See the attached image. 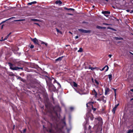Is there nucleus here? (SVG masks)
<instances>
[{"instance_id":"obj_28","label":"nucleus","mask_w":133,"mask_h":133,"mask_svg":"<svg viewBox=\"0 0 133 133\" xmlns=\"http://www.w3.org/2000/svg\"><path fill=\"white\" fill-rule=\"evenodd\" d=\"M24 20L23 19H20L18 20H16L14 21V22H18V21H21Z\"/></svg>"},{"instance_id":"obj_24","label":"nucleus","mask_w":133,"mask_h":133,"mask_svg":"<svg viewBox=\"0 0 133 133\" xmlns=\"http://www.w3.org/2000/svg\"><path fill=\"white\" fill-rule=\"evenodd\" d=\"M83 51V50L82 48H80L79 49V50L77 51L78 52H81Z\"/></svg>"},{"instance_id":"obj_56","label":"nucleus","mask_w":133,"mask_h":133,"mask_svg":"<svg viewBox=\"0 0 133 133\" xmlns=\"http://www.w3.org/2000/svg\"><path fill=\"white\" fill-rule=\"evenodd\" d=\"M91 80H92V82H94V79L92 78H91Z\"/></svg>"},{"instance_id":"obj_6","label":"nucleus","mask_w":133,"mask_h":133,"mask_svg":"<svg viewBox=\"0 0 133 133\" xmlns=\"http://www.w3.org/2000/svg\"><path fill=\"white\" fill-rule=\"evenodd\" d=\"M110 13V12L109 11H102V13L104 14V16L106 17H108L109 16L108 14H109Z\"/></svg>"},{"instance_id":"obj_10","label":"nucleus","mask_w":133,"mask_h":133,"mask_svg":"<svg viewBox=\"0 0 133 133\" xmlns=\"http://www.w3.org/2000/svg\"><path fill=\"white\" fill-rule=\"evenodd\" d=\"M63 57H64L63 56L60 57H58V58H57V59H55L56 62H57L59 61H61L62 60V58H63Z\"/></svg>"},{"instance_id":"obj_42","label":"nucleus","mask_w":133,"mask_h":133,"mask_svg":"<svg viewBox=\"0 0 133 133\" xmlns=\"http://www.w3.org/2000/svg\"><path fill=\"white\" fill-rule=\"evenodd\" d=\"M103 101L104 102V103H105L106 102V100H104V99H103V98H102V99Z\"/></svg>"},{"instance_id":"obj_27","label":"nucleus","mask_w":133,"mask_h":133,"mask_svg":"<svg viewBox=\"0 0 133 133\" xmlns=\"http://www.w3.org/2000/svg\"><path fill=\"white\" fill-rule=\"evenodd\" d=\"M56 30L57 31V32L60 33L61 34H62V32L61 31H60L57 28H56Z\"/></svg>"},{"instance_id":"obj_9","label":"nucleus","mask_w":133,"mask_h":133,"mask_svg":"<svg viewBox=\"0 0 133 133\" xmlns=\"http://www.w3.org/2000/svg\"><path fill=\"white\" fill-rule=\"evenodd\" d=\"M50 105V103L49 102H47L45 104V106L48 110H49V109Z\"/></svg>"},{"instance_id":"obj_52","label":"nucleus","mask_w":133,"mask_h":133,"mask_svg":"<svg viewBox=\"0 0 133 133\" xmlns=\"http://www.w3.org/2000/svg\"><path fill=\"white\" fill-rule=\"evenodd\" d=\"M11 34V32H10L7 35L8 36H9Z\"/></svg>"},{"instance_id":"obj_36","label":"nucleus","mask_w":133,"mask_h":133,"mask_svg":"<svg viewBox=\"0 0 133 133\" xmlns=\"http://www.w3.org/2000/svg\"><path fill=\"white\" fill-rule=\"evenodd\" d=\"M94 117L93 116H91V117H90V119L91 121H92L94 119Z\"/></svg>"},{"instance_id":"obj_13","label":"nucleus","mask_w":133,"mask_h":133,"mask_svg":"<svg viewBox=\"0 0 133 133\" xmlns=\"http://www.w3.org/2000/svg\"><path fill=\"white\" fill-rule=\"evenodd\" d=\"M86 105L87 107H89L90 106H91L92 107V106H93V105H92V103H91V102H90L87 103L86 104Z\"/></svg>"},{"instance_id":"obj_64","label":"nucleus","mask_w":133,"mask_h":133,"mask_svg":"<svg viewBox=\"0 0 133 133\" xmlns=\"http://www.w3.org/2000/svg\"><path fill=\"white\" fill-rule=\"evenodd\" d=\"M102 110L103 111L104 110V109H102Z\"/></svg>"},{"instance_id":"obj_40","label":"nucleus","mask_w":133,"mask_h":133,"mask_svg":"<svg viewBox=\"0 0 133 133\" xmlns=\"http://www.w3.org/2000/svg\"><path fill=\"white\" fill-rule=\"evenodd\" d=\"M70 109L71 110H73L74 109V108L72 107H70Z\"/></svg>"},{"instance_id":"obj_29","label":"nucleus","mask_w":133,"mask_h":133,"mask_svg":"<svg viewBox=\"0 0 133 133\" xmlns=\"http://www.w3.org/2000/svg\"><path fill=\"white\" fill-rule=\"evenodd\" d=\"M91 108H92V109L93 110L94 112L96 110V109L95 108H94L93 107V106H92V107H91Z\"/></svg>"},{"instance_id":"obj_33","label":"nucleus","mask_w":133,"mask_h":133,"mask_svg":"<svg viewBox=\"0 0 133 133\" xmlns=\"http://www.w3.org/2000/svg\"><path fill=\"white\" fill-rule=\"evenodd\" d=\"M95 69V68H93L91 67V68L89 67V69H90L91 70H93Z\"/></svg>"},{"instance_id":"obj_30","label":"nucleus","mask_w":133,"mask_h":133,"mask_svg":"<svg viewBox=\"0 0 133 133\" xmlns=\"http://www.w3.org/2000/svg\"><path fill=\"white\" fill-rule=\"evenodd\" d=\"M96 28L98 29H102V26H96Z\"/></svg>"},{"instance_id":"obj_54","label":"nucleus","mask_w":133,"mask_h":133,"mask_svg":"<svg viewBox=\"0 0 133 133\" xmlns=\"http://www.w3.org/2000/svg\"><path fill=\"white\" fill-rule=\"evenodd\" d=\"M85 69H88V66H85Z\"/></svg>"},{"instance_id":"obj_5","label":"nucleus","mask_w":133,"mask_h":133,"mask_svg":"<svg viewBox=\"0 0 133 133\" xmlns=\"http://www.w3.org/2000/svg\"><path fill=\"white\" fill-rule=\"evenodd\" d=\"M31 38V41L33 42L35 44H38V45H39L38 44V41L36 38Z\"/></svg>"},{"instance_id":"obj_41","label":"nucleus","mask_w":133,"mask_h":133,"mask_svg":"<svg viewBox=\"0 0 133 133\" xmlns=\"http://www.w3.org/2000/svg\"><path fill=\"white\" fill-rule=\"evenodd\" d=\"M91 128V126L90 125H89L88 127V130H90Z\"/></svg>"},{"instance_id":"obj_32","label":"nucleus","mask_w":133,"mask_h":133,"mask_svg":"<svg viewBox=\"0 0 133 133\" xmlns=\"http://www.w3.org/2000/svg\"><path fill=\"white\" fill-rule=\"evenodd\" d=\"M32 21L34 22L38 21V20L37 19H32Z\"/></svg>"},{"instance_id":"obj_48","label":"nucleus","mask_w":133,"mask_h":133,"mask_svg":"<svg viewBox=\"0 0 133 133\" xmlns=\"http://www.w3.org/2000/svg\"><path fill=\"white\" fill-rule=\"evenodd\" d=\"M113 90H114V92H116V89L115 88H113Z\"/></svg>"},{"instance_id":"obj_19","label":"nucleus","mask_w":133,"mask_h":133,"mask_svg":"<svg viewBox=\"0 0 133 133\" xmlns=\"http://www.w3.org/2000/svg\"><path fill=\"white\" fill-rule=\"evenodd\" d=\"M15 18V17H12L11 18H9V19H7V20H6L5 21H2L1 23V24H2V23H4L6 21H8V20H10L11 19H12V18Z\"/></svg>"},{"instance_id":"obj_26","label":"nucleus","mask_w":133,"mask_h":133,"mask_svg":"<svg viewBox=\"0 0 133 133\" xmlns=\"http://www.w3.org/2000/svg\"><path fill=\"white\" fill-rule=\"evenodd\" d=\"M116 40H123V39L122 37H116L115 38Z\"/></svg>"},{"instance_id":"obj_25","label":"nucleus","mask_w":133,"mask_h":133,"mask_svg":"<svg viewBox=\"0 0 133 133\" xmlns=\"http://www.w3.org/2000/svg\"><path fill=\"white\" fill-rule=\"evenodd\" d=\"M73 86L75 87H77V84L74 82H73Z\"/></svg>"},{"instance_id":"obj_57","label":"nucleus","mask_w":133,"mask_h":133,"mask_svg":"<svg viewBox=\"0 0 133 133\" xmlns=\"http://www.w3.org/2000/svg\"><path fill=\"white\" fill-rule=\"evenodd\" d=\"M69 33H70L71 34H72V33L70 31H69Z\"/></svg>"},{"instance_id":"obj_39","label":"nucleus","mask_w":133,"mask_h":133,"mask_svg":"<svg viewBox=\"0 0 133 133\" xmlns=\"http://www.w3.org/2000/svg\"><path fill=\"white\" fill-rule=\"evenodd\" d=\"M26 130V128H25L23 130V132L24 133L25 132Z\"/></svg>"},{"instance_id":"obj_21","label":"nucleus","mask_w":133,"mask_h":133,"mask_svg":"<svg viewBox=\"0 0 133 133\" xmlns=\"http://www.w3.org/2000/svg\"><path fill=\"white\" fill-rule=\"evenodd\" d=\"M106 67H107V69L105 70V71H107L108 70V69H109V67L107 65H106L105 66H104L103 68H102V70H103Z\"/></svg>"},{"instance_id":"obj_53","label":"nucleus","mask_w":133,"mask_h":133,"mask_svg":"<svg viewBox=\"0 0 133 133\" xmlns=\"http://www.w3.org/2000/svg\"><path fill=\"white\" fill-rule=\"evenodd\" d=\"M130 13H131H131H133V10H131V11H130Z\"/></svg>"},{"instance_id":"obj_8","label":"nucleus","mask_w":133,"mask_h":133,"mask_svg":"<svg viewBox=\"0 0 133 133\" xmlns=\"http://www.w3.org/2000/svg\"><path fill=\"white\" fill-rule=\"evenodd\" d=\"M119 105V103L115 105V107L113 108L112 110V112L114 114H115V111H116L117 107Z\"/></svg>"},{"instance_id":"obj_2","label":"nucleus","mask_w":133,"mask_h":133,"mask_svg":"<svg viewBox=\"0 0 133 133\" xmlns=\"http://www.w3.org/2000/svg\"><path fill=\"white\" fill-rule=\"evenodd\" d=\"M50 126L46 130L47 131L50 133H54V131L53 129L54 127L51 123H50Z\"/></svg>"},{"instance_id":"obj_7","label":"nucleus","mask_w":133,"mask_h":133,"mask_svg":"<svg viewBox=\"0 0 133 133\" xmlns=\"http://www.w3.org/2000/svg\"><path fill=\"white\" fill-rule=\"evenodd\" d=\"M50 90H51V91H55L56 90V87L54 85H52L51 86H50L49 87Z\"/></svg>"},{"instance_id":"obj_20","label":"nucleus","mask_w":133,"mask_h":133,"mask_svg":"<svg viewBox=\"0 0 133 133\" xmlns=\"http://www.w3.org/2000/svg\"><path fill=\"white\" fill-rule=\"evenodd\" d=\"M93 95H95V98L97 97V92L96 91H95L94 92H92Z\"/></svg>"},{"instance_id":"obj_62","label":"nucleus","mask_w":133,"mask_h":133,"mask_svg":"<svg viewBox=\"0 0 133 133\" xmlns=\"http://www.w3.org/2000/svg\"><path fill=\"white\" fill-rule=\"evenodd\" d=\"M130 53L131 54V55H133V54L132 53L130 52Z\"/></svg>"},{"instance_id":"obj_50","label":"nucleus","mask_w":133,"mask_h":133,"mask_svg":"<svg viewBox=\"0 0 133 133\" xmlns=\"http://www.w3.org/2000/svg\"><path fill=\"white\" fill-rule=\"evenodd\" d=\"M95 91H96L95 90V89H94L92 91V93L94 92Z\"/></svg>"},{"instance_id":"obj_55","label":"nucleus","mask_w":133,"mask_h":133,"mask_svg":"<svg viewBox=\"0 0 133 133\" xmlns=\"http://www.w3.org/2000/svg\"><path fill=\"white\" fill-rule=\"evenodd\" d=\"M104 96H103L102 97H101V99H102V98H103V99H104Z\"/></svg>"},{"instance_id":"obj_49","label":"nucleus","mask_w":133,"mask_h":133,"mask_svg":"<svg viewBox=\"0 0 133 133\" xmlns=\"http://www.w3.org/2000/svg\"><path fill=\"white\" fill-rule=\"evenodd\" d=\"M126 11L128 12H129L130 11V10L129 9L127 10Z\"/></svg>"},{"instance_id":"obj_45","label":"nucleus","mask_w":133,"mask_h":133,"mask_svg":"<svg viewBox=\"0 0 133 133\" xmlns=\"http://www.w3.org/2000/svg\"><path fill=\"white\" fill-rule=\"evenodd\" d=\"M112 56V55L111 54H110L108 55V56L110 57V58Z\"/></svg>"},{"instance_id":"obj_38","label":"nucleus","mask_w":133,"mask_h":133,"mask_svg":"<svg viewBox=\"0 0 133 133\" xmlns=\"http://www.w3.org/2000/svg\"><path fill=\"white\" fill-rule=\"evenodd\" d=\"M103 24L104 25H109V24H107V23H103Z\"/></svg>"},{"instance_id":"obj_60","label":"nucleus","mask_w":133,"mask_h":133,"mask_svg":"<svg viewBox=\"0 0 133 133\" xmlns=\"http://www.w3.org/2000/svg\"><path fill=\"white\" fill-rule=\"evenodd\" d=\"M130 91L132 92H133V89H131L130 90Z\"/></svg>"},{"instance_id":"obj_23","label":"nucleus","mask_w":133,"mask_h":133,"mask_svg":"<svg viewBox=\"0 0 133 133\" xmlns=\"http://www.w3.org/2000/svg\"><path fill=\"white\" fill-rule=\"evenodd\" d=\"M108 76L109 80L111 81L112 79V75L111 74H110L108 75Z\"/></svg>"},{"instance_id":"obj_34","label":"nucleus","mask_w":133,"mask_h":133,"mask_svg":"<svg viewBox=\"0 0 133 133\" xmlns=\"http://www.w3.org/2000/svg\"><path fill=\"white\" fill-rule=\"evenodd\" d=\"M132 130H129L128 132H127V133H131V132H133L132 131Z\"/></svg>"},{"instance_id":"obj_58","label":"nucleus","mask_w":133,"mask_h":133,"mask_svg":"<svg viewBox=\"0 0 133 133\" xmlns=\"http://www.w3.org/2000/svg\"><path fill=\"white\" fill-rule=\"evenodd\" d=\"M88 67V69H89V67H90V68H91V65H89V67Z\"/></svg>"},{"instance_id":"obj_31","label":"nucleus","mask_w":133,"mask_h":133,"mask_svg":"<svg viewBox=\"0 0 133 133\" xmlns=\"http://www.w3.org/2000/svg\"><path fill=\"white\" fill-rule=\"evenodd\" d=\"M95 83L97 85H98L99 84V82L97 81V80L95 79Z\"/></svg>"},{"instance_id":"obj_37","label":"nucleus","mask_w":133,"mask_h":133,"mask_svg":"<svg viewBox=\"0 0 133 133\" xmlns=\"http://www.w3.org/2000/svg\"><path fill=\"white\" fill-rule=\"evenodd\" d=\"M34 45L32 44L30 46V48L31 49L33 48H34Z\"/></svg>"},{"instance_id":"obj_22","label":"nucleus","mask_w":133,"mask_h":133,"mask_svg":"<svg viewBox=\"0 0 133 133\" xmlns=\"http://www.w3.org/2000/svg\"><path fill=\"white\" fill-rule=\"evenodd\" d=\"M9 37V36L7 35V36L5 37L3 39H0V41L2 42L3 41H5V40H6Z\"/></svg>"},{"instance_id":"obj_44","label":"nucleus","mask_w":133,"mask_h":133,"mask_svg":"<svg viewBox=\"0 0 133 133\" xmlns=\"http://www.w3.org/2000/svg\"><path fill=\"white\" fill-rule=\"evenodd\" d=\"M34 24H36V25H38L39 26H40L39 24L38 23H34Z\"/></svg>"},{"instance_id":"obj_46","label":"nucleus","mask_w":133,"mask_h":133,"mask_svg":"<svg viewBox=\"0 0 133 133\" xmlns=\"http://www.w3.org/2000/svg\"><path fill=\"white\" fill-rule=\"evenodd\" d=\"M78 38V36H76L75 37V39H77V38Z\"/></svg>"},{"instance_id":"obj_14","label":"nucleus","mask_w":133,"mask_h":133,"mask_svg":"<svg viewBox=\"0 0 133 133\" xmlns=\"http://www.w3.org/2000/svg\"><path fill=\"white\" fill-rule=\"evenodd\" d=\"M64 9L66 10H72V11H74L75 10V9H74L71 8H66L65 7H64Z\"/></svg>"},{"instance_id":"obj_51","label":"nucleus","mask_w":133,"mask_h":133,"mask_svg":"<svg viewBox=\"0 0 133 133\" xmlns=\"http://www.w3.org/2000/svg\"><path fill=\"white\" fill-rule=\"evenodd\" d=\"M11 34V32H10L7 35L8 36H9Z\"/></svg>"},{"instance_id":"obj_15","label":"nucleus","mask_w":133,"mask_h":133,"mask_svg":"<svg viewBox=\"0 0 133 133\" xmlns=\"http://www.w3.org/2000/svg\"><path fill=\"white\" fill-rule=\"evenodd\" d=\"M37 3V2L36 1H34L28 3L27 5H31L33 4H35Z\"/></svg>"},{"instance_id":"obj_11","label":"nucleus","mask_w":133,"mask_h":133,"mask_svg":"<svg viewBox=\"0 0 133 133\" xmlns=\"http://www.w3.org/2000/svg\"><path fill=\"white\" fill-rule=\"evenodd\" d=\"M17 79H19L23 82H25V80L23 79L20 76H17Z\"/></svg>"},{"instance_id":"obj_47","label":"nucleus","mask_w":133,"mask_h":133,"mask_svg":"<svg viewBox=\"0 0 133 133\" xmlns=\"http://www.w3.org/2000/svg\"><path fill=\"white\" fill-rule=\"evenodd\" d=\"M102 29H106V27H102Z\"/></svg>"},{"instance_id":"obj_43","label":"nucleus","mask_w":133,"mask_h":133,"mask_svg":"<svg viewBox=\"0 0 133 133\" xmlns=\"http://www.w3.org/2000/svg\"><path fill=\"white\" fill-rule=\"evenodd\" d=\"M56 83L57 84L59 85L60 87H61V85L58 82H56Z\"/></svg>"},{"instance_id":"obj_35","label":"nucleus","mask_w":133,"mask_h":133,"mask_svg":"<svg viewBox=\"0 0 133 133\" xmlns=\"http://www.w3.org/2000/svg\"><path fill=\"white\" fill-rule=\"evenodd\" d=\"M55 108H57L58 109H60V108H59V106L58 105H56L55 107Z\"/></svg>"},{"instance_id":"obj_61","label":"nucleus","mask_w":133,"mask_h":133,"mask_svg":"<svg viewBox=\"0 0 133 133\" xmlns=\"http://www.w3.org/2000/svg\"><path fill=\"white\" fill-rule=\"evenodd\" d=\"M44 43H44V42H42L41 43V44H44Z\"/></svg>"},{"instance_id":"obj_59","label":"nucleus","mask_w":133,"mask_h":133,"mask_svg":"<svg viewBox=\"0 0 133 133\" xmlns=\"http://www.w3.org/2000/svg\"><path fill=\"white\" fill-rule=\"evenodd\" d=\"M46 46H47V43H45L44 44Z\"/></svg>"},{"instance_id":"obj_3","label":"nucleus","mask_w":133,"mask_h":133,"mask_svg":"<svg viewBox=\"0 0 133 133\" xmlns=\"http://www.w3.org/2000/svg\"><path fill=\"white\" fill-rule=\"evenodd\" d=\"M78 30L80 32L84 33H90L91 32V31L90 30H86L82 29H78Z\"/></svg>"},{"instance_id":"obj_4","label":"nucleus","mask_w":133,"mask_h":133,"mask_svg":"<svg viewBox=\"0 0 133 133\" xmlns=\"http://www.w3.org/2000/svg\"><path fill=\"white\" fill-rule=\"evenodd\" d=\"M55 128L56 130V133H61L62 132V129L63 128H58L57 126V125L56 127H55Z\"/></svg>"},{"instance_id":"obj_1","label":"nucleus","mask_w":133,"mask_h":133,"mask_svg":"<svg viewBox=\"0 0 133 133\" xmlns=\"http://www.w3.org/2000/svg\"><path fill=\"white\" fill-rule=\"evenodd\" d=\"M8 64L10 66V69L11 70H19V69H21L22 70H23V68L22 67H18L16 66L13 67V64L9 62Z\"/></svg>"},{"instance_id":"obj_18","label":"nucleus","mask_w":133,"mask_h":133,"mask_svg":"<svg viewBox=\"0 0 133 133\" xmlns=\"http://www.w3.org/2000/svg\"><path fill=\"white\" fill-rule=\"evenodd\" d=\"M107 28L108 29H111L113 31H117V30H116V29H114L112 28H111L110 27H108Z\"/></svg>"},{"instance_id":"obj_16","label":"nucleus","mask_w":133,"mask_h":133,"mask_svg":"<svg viewBox=\"0 0 133 133\" xmlns=\"http://www.w3.org/2000/svg\"><path fill=\"white\" fill-rule=\"evenodd\" d=\"M55 3L57 4L58 3L59 4V5L61 4H62V2L60 0H57L55 2Z\"/></svg>"},{"instance_id":"obj_17","label":"nucleus","mask_w":133,"mask_h":133,"mask_svg":"<svg viewBox=\"0 0 133 133\" xmlns=\"http://www.w3.org/2000/svg\"><path fill=\"white\" fill-rule=\"evenodd\" d=\"M95 119H97L100 122H101L102 121V118L100 117H97V118H95Z\"/></svg>"},{"instance_id":"obj_12","label":"nucleus","mask_w":133,"mask_h":133,"mask_svg":"<svg viewBox=\"0 0 133 133\" xmlns=\"http://www.w3.org/2000/svg\"><path fill=\"white\" fill-rule=\"evenodd\" d=\"M105 95H106L108 94V93L109 91V89L108 88H106L105 89Z\"/></svg>"},{"instance_id":"obj_63","label":"nucleus","mask_w":133,"mask_h":133,"mask_svg":"<svg viewBox=\"0 0 133 133\" xmlns=\"http://www.w3.org/2000/svg\"><path fill=\"white\" fill-rule=\"evenodd\" d=\"M115 96H116V92H115Z\"/></svg>"}]
</instances>
